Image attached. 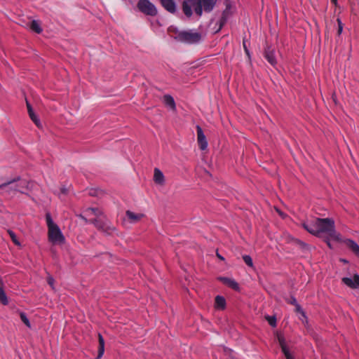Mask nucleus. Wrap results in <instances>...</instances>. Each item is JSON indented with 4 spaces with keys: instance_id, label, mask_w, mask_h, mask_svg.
<instances>
[{
    "instance_id": "f257e3e1",
    "label": "nucleus",
    "mask_w": 359,
    "mask_h": 359,
    "mask_svg": "<svg viewBox=\"0 0 359 359\" xmlns=\"http://www.w3.org/2000/svg\"><path fill=\"white\" fill-rule=\"evenodd\" d=\"M303 226L313 235L317 236L325 235L335 241H341L340 234L335 231L334 221L331 218H318L314 222L304 223Z\"/></svg>"
},
{
    "instance_id": "f03ea898",
    "label": "nucleus",
    "mask_w": 359,
    "mask_h": 359,
    "mask_svg": "<svg viewBox=\"0 0 359 359\" xmlns=\"http://www.w3.org/2000/svg\"><path fill=\"white\" fill-rule=\"evenodd\" d=\"M46 224L48 226V240L53 244H62L65 242V238L60 227L56 224L49 212L46 215Z\"/></svg>"
},
{
    "instance_id": "7ed1b4c3",
    "label": "nucleus",
    "mask_w": 359,
    "mask_h": 359,
    "mask_svg": "<svg viewBox=\"0 0 359 359\" xmlns=\"http://www.w3.org/2000/svg\"><path fill=\"white\" fill-rule=\"evenodd\" d=\"M191 9L194 8L196 14L201 17L203 14V9L205 12H210L214 8L217 0H191Z\"/></svg>"
},
{
    "instance_id": "20e7f679",
    "label": "nucleus",
    "mask_w": 359,
    "mask_h": 359,
    "mask_svg": "<svg viewBox=\"0 0 359 359\" xmlns=\"http://www.w3.org/2000/svg\"><path fill=\"white\" fill-rule=\"evenodd\" d=\"M201 38V34L195 30L180 32L175 37L177 41L189 44L197 43Z\"/></svg>"
},
{
    "instance_id": "39448f33",
    "label": "nucleus",
    "mask_w": 359,
    "mask_h": 359,
    "mask_svg": "<svg viewBox=\"0 0 359 359\" xmlns=\"http://www.w3.org/2000/svg\"><path fill=\"white\" fill-rule=\"evenodd\" d=\"M15 184L16 187L15 188V191H18L20 193L24 194L25 191L30 189L31 182L25 179H21L18 177L11 180L8 181L6 183H4L0 185V187H6L8 186H11L12 184Z\"/></svg>"
},
{
    "instance_id": "423d86ee",
    "label": "nucleus",
    "mask_w": 359,
    "mask_h": 359,
    "mask_svg": "<svg viewBox=\"0 0 359 359\" xmlns=\"http://www.w3.org/2000/svg\"><path fill=\"white\" fill-rule=\"evenodd\" d=\"M137 6L140 12L147 15L156 16L158 13L156 7L149 0H139Z\"/></svg>"
},
{
    "instance_id": "0eeeda50",
    "label": "nucleus",
    "mask_w": 359,
    "mask_h": 359,
    "mask_svg": "<svg viewBox=\"0 0 359 359\" xmlns=\"http://www.w3.org/2000/svg\"><path fill=\"white\" fill-rule=\"evenodd\" d=\"M341 282L350 288L357 289L359 287V275L354 273L353 276L344 277Z\"/></svg>"
},
{
    "instance_id": "6e6552de",
    "label": "nucleus",
    "mask_w": 359,
    "mask_h": 359,
    "mask_svg": "<svg viewBox=\"0 0 359 359\" xmlns=\"http://www.w3.org/2000/svg\"><path fill=\"white\" fill-rule=\"evenodd\" d=\"M197 131V140L199 145V147L201 150H205L208 147V141L206 140V137L201 128V126H196Z\"/></svg>"
},
{
    "instance_id": "1a4fd4ad",
    "label": "nucleus",
    "mask_w": 359,
    "mask_h": 359,
    "mask_svg": "<svg viewBox=\"0 0 359 359\" xmlns=\"http://www.w3.org/2000/svg\"><path fill=\"white\" fill-rule=\"evenodd\" d=\"M163 7L168 12L175 13L177 11L176 4L174 0H159Z\"/></svg>"
},
{
    "instance_id": "9d476101",
    "label": "nucleus",
    "mask_w": 359,
    "mask_h": 359,
    "mask_svg": "<svg viewBox=\"0 0 359 359\" xmlns=\"http://www.w3.org/2000/svg\"><path fill=\"white\" fill-rule=\"evenodd\" d=\"M154 181L156 184L159 185H163L165 183V177L163 173L156 168L154 169Z\"/></svg>"
},
{
    "instance_id": "9b49d317",
    "label": "nucleus",
    "mask_w": 359,
    "mask_h": 359,
    "mask_svg": "<svg viewBox=\"0 0 359 359\" xmlns=\"http://www.w3.org/2000/svg\"><path fill=\"white\" fill-rule=\"evenodd\" d=\"M126 214L128 219L132 223L137 222L138 221H140L142 218H143L144 217V215L142 213H135L130 210H127Z\"/></svg>"
},
{
    "instance_id": "f8f14e48",
    "label": "nucleus",
    "mask_w": 359,
    "mask_h": 359,
    "mask_svg": "<svg viewBox=\"0 0 359 359\" xmlns=\"http://www.w3.org/2000/svg\"><path fill=\"white\" fill-rule=\"evenodd\" d=\"M343 242L346 246L353 251L357 256H359V245L351 239H345Z\"/></svg>"
},
{
    "instance_id": "ddd939ff",
    "label": "nucleus",
    "mask_w": 359,
    "mask_h": 359,
    "mask_svg": "<svg viewBox=\"0 0 359 359\" xmlns=\"http://www.w3.org/2000/svg\"><path fill=\"white\" fill-rule=\"evenodd\" d=\"M278 341H279L280 346L281 347L282 351L284 353L286 359H294V358L290 353L283 337H281V336L278 337Z\"/></svg>"
},
{
    "instance_id": "4468645a",
    "label": "nucleus",
    "mask_w": 359,
    "mask_h": 359,
    "mask_svg": "<svg viewBox=\"0 0 359 359\" xmlns=\"http://www.w3.org/2000/svg\"><path fill=\"white\" fill-rule=\"evenodd\" d=\"M219 279L223 283H224L225 285H228L229 287L233 288V290H238L239 289L238 284L237 283V282L235 280H233L232 278H226V277H220Z\"/></svg>"
},
{
    "instance_id": "2eb2a0df",
    "label": "nucleus",
    "mask_w": 359,
    "mask_h": 359,
    "mask_svg": "<svg viewBox=\"0 0 359 359\" xmlns=\"http://www.w3.org/2000/svg\"><path fill=\"white\" fill-rule=\"evenodd\" d=\"M265 58L272 66H275L276 65V59L273 50H271L270 48L266 50Z\"/></svg>"
},
{
    "instance_id": "dca6fc26",
    "label": "nucleus",
    "mask_w": 359,
    "mask_h": 359,
    "mask_svg": "<svg viewBox=\"0 0 359 359\" xmlns=\"http://www.w3.org/2000/svg\"><path fill=\"white\" fill-rule=\"evenodd\" d=\"M182 10L185 15L190 18L192 15L191 0H184L182 4Z\"/></svg>"
},
{
    "instance_id": "f3484780",
    "label": "nucleus",
    "mask_w": 359,
    "mask_h": 359,
    "mask_svg": "<svg viewBox=\"0 0 359 359\" xmlns=\"http://www.w3.org/2000/svg\"><path fill=\"white\" fill-rule=\"evenodd\" d=\"M163 102L172 111L176 109L175 102L174 98L170 95H165L163 96Z\"/></svg>"
},
{
    "instance_id": "a211bd4d",
    "label": "nucleus",
    "mask_w": 359,
    "mask_h": 359,
    "mask_svg": "<svg viewBox=\"0 0 359 359\" xmlns=\"http://www.w3.org/2000/svg\"><path fill=\"white\" fill-rule=\"evenodd\" d=\"M215 307L218 310H224L226 307V300L222 296L215 297Z\"/></svg>"
},
{
    "instance_id": "6ab92c4d",
    "label": "nucleus",
    "mask_w": 359,
    "mask_h": 359,
    "mask_svg": "<svg viewBox=\"0 0 359 359\" xmlns=\"http://www.w3.org/2000/svg\"><path fill=\"white\" fill-rule=\"evenodd\" d=\"M98 341H99V347H98V355L97 359H100L102 357L104 353V340L102 335L99 333L98 334Z\"/></svg>"
},
{
    "instance_id": "aec40b11",
    "label": "nucleus",
    "mask_w": 359,
    "mask_h": 359,
    "mask_svg": "<svg viewBox=\"0 0 359 359\" xmlns=\"http://www.w3.org/2000/svg\"><path fill=\"white\" fill-rule=\"evenodd\" d=\"M30 29L37 34H40L42 32L41 24L37 20H32L29 25Z\"/></svg>"
},
{
    "instance_id": "412c9836",
    "label": "nucleus",
    "mask_w": 359,
    "mask_h": 359,
    "mask_svg": "<svg viewBox=\"0 0 359 359\" xmlns=\"http://www.w3.org/2000/svg\"><path fill=\"white\" fill-rule=\"evenodd\" d=\"M0 301L4 305L8 304V303L7 297H6L4 290L2 289V280L1 278H0Z\"/></svg>"
},
{
    "instance_id": "4be33fe9",
    "label": "nucleus",
    "mask_w": 359,
    "mask_h": 359,
    "mask_svg": "<svg viewBox=\"0 0 359 359\" xmlns=\"http://www.w3.org/2000/svg\"><path fill=\"white\" fill-rule=\"evenodd\" d=\"M86 213L88 216L95 215L98 217L101 215V212L97 208H88L86 210Z\"/></svg>"
},
{
    "instance_id": "5701e85b",
    "label": "nucleus",
    "mask_w": 359,
    "mask_h": 359,
    "mask_svg": "<svg viewBox=\"0 0 359 359\" xmlns=\"http://www.w3.org/2000/svg\"><path fill=\"white\" fill-rule=\"evenodd\" d=\"M16 187L15 184H12L11 186H8L6 187H0V189H2L4 190L5 192H7L8 194H15L17 191H15V188Z\"/></svg>"
},
{
    "instance_id": "b1692460",
    "label": "nucleus",
    "mask_w": 359,
    "mask_h": 359,
    "mask_svg": "<svg viewBox=\"0 0 359 359\" xmlns=\"http://www.w3.org/2000/svg\"><path fill=\"white\" fill-rule=\"evenodd\" d=\"M30 118L33 121V122L38 126L40 127L41 123L37 116L34 114V111L29 113Z\"/></svg>"
},
{
    "instance_id": "393cba45",
    "label": "nucleus",
    "mask_w": 359,
    "mask_h": 359,
    "mask_svg": "<svg viewBox=\"0 0 359 359\" xmlns=\"http://www.w3.org/2000/svg\"><path fill=\"white\" fill-rule=\"evenodd\" d=\"M30 118L33 121V122L38 126L40 127L41 123L37 116L34 114V111L29 113Z\"/></svg>"
},
{
    "instance_id": "a878e982",
    "label": "nucleus",
    "mask_w": 359,
    "mask_h": 359,
    "mask_svg": "<svg viewBox=\"0 0 359 359\" xmlns=\"http://www.w3.org/2000/svg\"><path fill=\"white\" fill-rule=\"evenodd\" d=\"M8 233L9 236H11V238L12 239L13 242L16 245H18V246H20V242H19V241L18 240V238H17V236H16L15 233L13 231H11V230H9V231H8Z\"/></svg>"
},
{
    "instance_id": "bb28decb",
    "label": "nucleus",
    "mask_w": 359,
    "mask_h": 359,
    "mask_svg": "<svg viewBox=\"0 0 359 359\" xmlns=\"http://www.w3.org/2000/svg\"><path fill=\"white\" fill-rule=\"evenodd\" d=\"M243 261L245 262V263L250 266V267H252L253 266V262H252V259L251 258V257L250 255H244L243 257Z\"/></svg>"
},
{
    "instance_id": "cd10ccee",
    "label": "nucleus",
    "mask_w": 359,
    "mask_h": 359,
    "mask_svg": "<svg viewBox=\"0 0 359 359\" xmlns=\"http://www.w3.org/2000/svg\"><path fill=\"white\" fill-rule=\"evenodd\" d=\"M20 318L22 320V321L28 327H31V325H30V323H29V320L28 319V318L27 317L26 314L25 313H20Z\"/></svg>"
},
{
    "instance_id": "c85d7f7f",
    "label": "nucleus",
    "mask_w": 359,
    "mask_h": 359,
    "mask_svg": "<svg viewBox=\"0 0 359 359\" xmlns=\"http://www.w3.org/2000/svg\"><path fill=\"white\" fill-rule=\"evenodd\" d=\"M89 222L93 223L95 224V226L98 229H102L103 226L101 224V223L98 221L97 219H91L89 221Z\"/></svg>"
},
{
    "instance_id": "c756f323",
    "label": "nucleus",
    "mask_w": 359,
    "mask_h": 359,
    "mask_svg": "<svg viewBox=\"0 0 359 359\" xmlns=\"http://www.w3.org/2000/svg\"><path fill=\"white\" fill-rule=\"evenodd\" d=\"M295 310L297 312L299 313L302 314V316L304 317V318H306V315H305V313L304 312L303 309H302V307L300 306V305L299 304H297V305H295Z\"/></svg>"
},
{
    "instance_id": "7c9ffc66",
    "label": "nucleus",
    "mask_w": 359,
    "mask_h": 359,
    "mask_svg": "<svg viewBox=\"0 0 359 359\" xmlns=\"http://www.w3.org/2000/svg\"><path fill=\"white\" fill-rule=\"evenodd\" d=\"M338 22V34L340 35L343 31V25L340 19H337Z\"/></svg>"
},
{
    "instance_id": "2f4dec72",
    "label": "nucleus",
    "mask_w": 359,
    "mask_h": 359,
    "mask_svg": "<svg viewBox=\"0 0 359 359\" xmlns=\"http://www.w3.org/2000/svg\"><path fill=\"white\" fill-rule=\"evenodd\" d=\"M268 320H269V324L272 327H275L276 325V318L274 317H269L268 318Z\"/></svg>"
},
{
    "instance_id": "473e14b6",
    "label": "nucleus",
    "mask_w": 359,
    "mask_h": 359,
    "mask_svg": "<svg viewBox=\"0 0 359 359\" xmlns=\"http://www.w3.org/2000/svg\"><path fill=\"white\" fill-rule=\"evenodd\" d=\"M48 283L50 285V287L54 289V279L52 276L48 277Z\"/></svg>"
},
{
    "instance_id": "72a5a7b5",
    "label": "nucleus",
    "mask_w": 359,
    "mask_h": 359,
    "mask_svg": "<svg viewBox=\"0 0 359 359\" xmlns=\"http://www.w3.org/2000/svg\"><path fill=\"white\" fill-rule=\"evenodd\" d=\"M290 304H293V305H294V306H295V305H297V304H298V303H297V299H296L294 297H291V299H290Z\"/></svg>"
},
{
    "instance_id": "f704fd0d",
    "label": "nucleus",
    "mask_w": 359,
    "mask_h": 359,
    "mask_svg": "<svg viewBox=\"0 0 359 359\" xmlns=\"http://www.w3.org/2000/svg\"><path fill=\"white\" fill-rule=\"evenodd\" d=\"M27 107L28 113H31V112L34 111L30 104L28 102H27Z\"/></svg>"
},
{
    "instance_id": "c9c22d12",
    "label": "nucleus",
    "mask_w": 359,
    "mask_h": 359,
    "mask_svg": "<svg viewBox=\"0 0 359 359\" xmlns=\"http://www.w3.org/2000/svg\"><path fill=\"white\" fill-rule=\"evenodd\" d=\"M61 193H62V194H66L67 193V189L66 188H65V187H62V188L61 189Z\"/></svg>"
},
{
    "instance_id": "e433bc0d",
    "label": "nucleus",
    "mask_w": 359,
    "mask_h": 359,
    "mask_svg": "<svg viewBox=\"0 0 359 359\" xmlns=\"http://www.w3.org/2000/svg\"><path fill=\"white\" fill-rule=\"evenodd\" d=\"M217 257L221 259V260H224V258L221 255H219L218 252H217Z\"/></svg>"
},
{
    "instance_id": "4c0bfd02",
    "label": "nucleus",
    "mask_w": 359,
    "mask_h": 359,
    "mask_svg": "<svg viewBox=\"0 0 359 359\" xmlns=\"http://www.w3.org/2000/svg\"><path fill=\"white\" fill-rule=\"evenodd\" d=\"M340 262H343V263H344V264H347V263L348 262L346 259H340Z\"/></svg>"
},
{
    "instance_id": "58836bf2",
    "label": "nucleus",
    "mask_w": 359,
    "mask_h": 359,
    "mask_svg": "<svg viewBox=\"0 0 359 359\" xmlns=\"http://www.w3.org/2000/svg\"><path fill=\"white\" fill-rule=\"evenodd\" d=\"M331 1H332V3H334V4H337V0H331Z\"/></svg>"
},
{
    "instance_id": "ea45409f",
    "label": "nucleus",
    "mask_w": 359,
    "mask_h": 359,
    "mask_svg": "<svg viewBox=\"0 0 359 359\" xmlns=\"http://www.w3.org/2000/svg\"><path fill=\"white\" fill-rule=\"evenodd\" d=\"M244 48H245V52L248 54V50H247L246 46L245 45H244Z\"/></svg>"
},
{
    "instance_id": "a19ab883",
    "label": "nucleus",
    "mask_w": 359,
    "mask_h": 359,
    "mask_svg": "<svg viewBox=\"0 0 359 359\" xmlns=\"http://www.w3.org/2000/svg\"><path fill=\"white\" fill-rule=\"evenodd\" d=\"M327 243L328 246H329L330 248H331V245H330V242H329L328 241H327Z\"/></svg>"
}]
</instances>
